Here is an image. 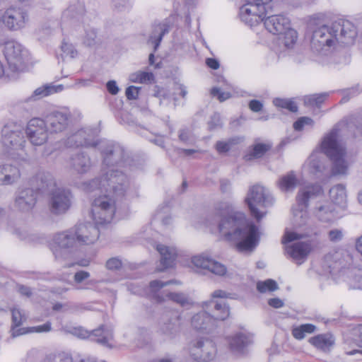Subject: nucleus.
Returning <instances> with one entry per match:
<instances>
[{"label":"nucleus","mask_w":362,"mask_h":362,"mask_svg":"<svg viewBox=\"0 0 362 362\" xmlns=\"http://www.w3.org/2000/svg\"><path fill=\"white\" fill-rule=\"evenodd\" d=\"M70 119V113L62 111H53L47 114L43 120L51 134H57L67 129Z\"/></svg>","instance_id":"obj_17"},{"label":"nucleus","mask_w":362,"mask_h":362,"mask_svg":"<svg viewBox=\"0 0 362 362\" xmlns=\"http://www.w3.org/2000/svg\"><path fill=\"white\" fill-rule=\"evenodd\" d=\"M72 194L68 189H56L51 192L48 199V207L54 215L65 214L71 206Z\"/></svg>","instance_id":"obj_10"},{"label":"nucleus","mask_w":362,"mask_h":362,"mask_svg":"<svg viewBox=\"0 0 362 362\" xmlns=\"http://www.w3.org/2000/svg\"><path fill=\"white\" fill-rule=\"evenodd\" d=\"M173 281H161L159 280H154L150 282V288L153 292H156L163 287L171 284Z\"/></svg>","instance_id":"obj_60"},{"label":"nucleus","mask_w":362,"mask_h":362,"mask_svg":"<svg viewBox=\"0 0 362 362\" xmlns=\"http://www.w3.org/2000/svg\"><path fill=\"white\" fill-rule=\"evenodd\" d=\"M218 231L223 240L235 244L238 252L249 250V221L240 211H230L218 224Z\"/></svg>","instance_id":"obj_2"},{"label":"nucleus","mask_w":362,"mask_h":362,"mask_svg":"<svg viewBox=\"0 0 362 362\" xmlns=\"http://www.w3.org/2000/svg\"><path fill=\"white\" fill-rule=\"evenodd\" d=\"M63 90L62 85L55 86L52 83L45 84L36 88L26 101L37 100L49 95L60 92Z\"/></svg>","instance_id":"obj_31"},{"label":"nucleus","mask_w":362,"mask_h":362,"mask_svg":"<svg viewBox=\"0 0 362 362\" xmlns=\"http://www.w3.org/2000/svg\"><path fill=\"white\" fill-rule=\"evenodd\" d=\"M19 169L12 165L5 164L0 166V185H11L20 177Z\"/></svg>","instance_id":"obj_28"},{"label":"nucleus","mask_w":362,"mask_h":362,"mask_svg":"<svg viewBox=\"0 0 362 362\" xmlns=\"http://www.w3.org/2000/svg\"><path fill=\"white\" fill-rule=\"evenodd\" d=\"M347 282L354 289H362V269H354L350 272Z\"/></svg>","instance_id":"obj_43"},{"label":"nucleus","mask_w":362,"mask_h":362,"mask_svg":"<svg viewBox=\"0 0 362 362\" xmlns=\"http://www.w3.org/2000/svg\"><path fill=\"white\" fill-rule=\"evenodd\" d=\"M37 199V190L30 187L23 188L16 192L14 206L21 211L29 212L35 207Z\"/></svg>","instance_id":"obj_18"},{"label":"nucleus","mask_w":362,"mask_h":362,"mask_svg":"<svg viewBox=\"0 0 362 362\" xmlns=\"http://www.w3.org/2000/svg\"><path fill=\"white\" fill-rule=\"evenodd\" d=\"M72 334L82 339L93 335L95 337L96 342L105 346H110V341L113 339L112 329L107 325H101L91 332L82 327H76L73 329Z\"/></svg>","instance_id":"obj_15"},{"label":"nucleus","mask_w":362,"mask_h":362,"mask_svg":"<svg viewBox=\"0 0 362 362\" xmlns=\"http://www.w3.org/2000/svg\"><path fill=\"white\" fill-rule=\"evenodd\" d=\"M12 327H11V335L13 337H16L18 336H20L21 334L28 333L25 330L24 328H19L16 329L23 322V316L22 315L21 311L18 309H12Z\"/></svg>","instance_id":"obj_38"},{"label":"nucleus","mask_w":362,"mask_h":362,"mask_svg":"<svg viewBox=\"0 0 362 362\" xmlns=\"http://www.w3.org/2000/svg\"><path fill=\"white\" fill-rule=\"evenodd\" d=\"M257 289L260 293H266L267 291L272 292L279 289L277 283L273 279H267L264 281H258L257 284Z\"/></svg>","instance_id":"obj_46"},{"label":"nucleus","mask_w":362,"mask_h":362,"mask_svg":"<svg viewBox=\"0 0 362 362\" xmlns=\"http://www.w3.org/2000/svg\"><path fill=\"white\" fill-rule=\"evenodd\" d=\"M69 164L72 170L80 175L87 173L92 167L90 156L84 152L72 155L69 158Z\"/></svg>","instance_id":"obj_25"},{"label":"nucleus","mask_w":362,"mask_h":362,"mask_svg":"<svg viewBox=\"0 0 362 362\" xmlns=\"http://www.w3.org/2000/svg\"><path fill=\"white\" fill-rule=\"evenodd\" d=\"M48 131L43 119L33 118L28 122L25 134L33 145L41 146L48 139Z\"/></svg>","instance_id":"obj_13"},{"label":"nucleus","mask_w":362,"mask_h":362,"mask_svg":"<svg viewBox=\"0 0 362 362\" xmlns=\"http://www.w3.org/2000/svg\"><path fill=\"white\" fill-rule=\"evenodd\" d=\"M272 0H250V15L264 21L265 28L274 35L283 33L290 26V21L283 15H272L267 18L266 6Z\"/></svg>","instance_id":"obj_5"},{"label":"nucleus","mask_w":362,"mask_h":362,"mask_svg":"<svg viewBox=\"0 0 362 362\" xmlns=\"http://www.w3.org/2000/svg\"><path fill=\"white\" fill-rule=\"evenodd\" d=\"M343 231L340 229H332L328 232V238L331 242L337 243L343 238Z\"/></svg>","instance_id":"obj_58"},{"label":"nucleus","mask_w":362,"mask_h":362,"mask_svg":"<svg viewBox=\"0 0 362 362\" xmlns=\"http://www.w3.org/2000/svg\"><path fill=\"white\" fill-rule=\"evenodd\" d=\"M247 345L246 335L238 333L229 339V346L231 351L235 355H241L244 353Z\"/></svg>","instance_id":"obj_35"},{"label":"nucleus","mask_w":362,"mask_h":362,"mask_svg":"<svg viewBox=\"0 0 362 362\" xmlns=\"http://www.w3.org/2000/svg\"><path fill=\"white\" fill-rule=\"evenodd\" d=\"M28 20V13L19 7L7 8L1 16L2 23L10 30H18L25 28Z\"/></svg>","instance_id":"obj_12"},{"label":"nucleus","mask_w":362,"mask_h":362,"mask_svg":"<svg viewBox=\"0 0 362 362\" xmlns=\"http://www.w3.org/2000/svg\"><path fill=\"white\" fill-rule=\"evenodd\" d=\"M156 249L160 255V264L163 266V269L159 270L163 271L172 267L177 256L176 250L163 245H158Z\"/></svg>","instance_id":"obj_29"},{"label":"nucleus","mask_w":362,"mask_h":362,"mask_svg":"<svg viewBox=\"0 0 362 362\" xmlns=\"http://www.w3.org/2000/svg\"><path fill=\"white\" fill-rule=\"evenodd\" d=\"M119 199L107 192L95 197L91 204V215L95 224L110 223L116 211V202Z\"/></svg>","instance_id":"obj_6"},{"label":"nucleus","mask_w":362,"mask_h":362,"mask_svg":"<svg viewBox=\"0 0 362 362\" xmlns=\"http://www.w3.org/2000/svg\"><path fill=\"white\" fill-rule=\"evenodd\" d=\"M54 243L59 248H69L74 246L75 243L74 235L68 233H60L53 238Z\"/></svg>","instance_id":"obj_40"},{"label":"nucleus","mask_w":362,"mask_h":362,"mask_svg":"<svg viewBox=\"0 0 362 362\" xmlns=\"http://www.w3.org/2000/svg\"><path fill=\"white\" fill-rule=\"evenodd\" d=\"M206 308L211 312V316L216 320L217 325L218 322L223 321L230 316L229 306L226 303L211 300L206 303Z\"/></svg>","instance_id":"obj_26"},{"label":"nucleus","mask_w":362,"mask_h":362,"mask_svg":"<svg viewBox=\"0 0 362 362\" xmlns=\"http://www.w3.org/2000/svg\"><path fill=\"white\" fill-rule=\"evenodd\" d=\"M322 193V187L318 184L308 185L301 187L296 196V202L300 209L303 211L304 209H306L310 199L316 197Z\"/></svg>","instance_id":"obj_23"},{"label":"nucleus","mask_w":362,"mask_h":362,"mask_svg":"<svg viewBox=\"0 0 362 362\" xmlns=\"http://www.w3.org/2000/svg\"><path fill=\"white\" fill-rule=\"evenodd\" d=\"M331 201L341 206H345L347 201V195L345 185L337 184L334 185L329 192Z\"/></svg>","instance_id":"obj_34"},{"label":"nucleus","mask_w":362,"mask_h":362,"mask_svg":"<svg viewBox=\"0 0 362 362\" xmlns=\"http://www.w3.org/2000/svg\"><path fill=\"white\" fill-rule=\"evenodd\" d=\"M272 202L267 189L259 185L252 187L250 190V252L258 245L262 235L260 221L267 214L264 208Z\"/></svg>","instance_id":"obj_3"},{"label":"nucleus","mask_w":362,"mask_h":362,"mask_svg":"<svg viewBox=\"0 0 362 362\" xmlns=\"http://www.w3.org/2000/svg\"><path fill=\"white\" fill-rule=\"evenodd\" d=\"M214 342L209 339L195 340L190 347V354L196 361L206 362L211 360L216 354Z\"/></svg>","instance_id":"obj_14"},{"label":"nucleus","mask_w":362,"mask_h":362,"mask_svg":"<svg viewBox=\"0 0 362 362\" xmlns=\"http://www.w3.org/2000/svg\"><path fill=\"white\" fill-rule=\"evenodd\" d=\"M74 237L79 243L93 244L99 237V230L90 223H79L76 227Z\"/></svg>","instance_id":"obj_20"},{"label":"nucleus","mask_w":362,"mask_h":362,"mask_svg":"<svg viewBox=\"0 0 362 362\" xmlns=\"http://www.w3.org/2000/svg\"><path fill=\"white\" fill-rule=\"evenodd\" d=\"M75 11L76 14L74 16V17H76L77 16H83L85 12L83 5L82 4L78 3L77 7L75 5L70 6L65 12L64 15L69 16V14L73 13Z\"/></svg>","instance_id":"obj_56"},{"label":"nucleus","mask_w":362,"mask_h":362,"mask_svg":"<svg viewBox=\"0 0 362 362\" xmlns=\"http://www.w3.org/2000/svg\"><path fill=\"white\" fill-rule=\"evenodd\" d=\"M238 143V139H231L228 141H218L216 144V149L220 153L229 151L232 145Z\"/></svg>","instance_id":"obj_50"},{"label":"nucleus","mask_w":362,"mask_h":362,"mask_svg":"<svg viewBox=\"0 0 362 362\" xmlns=\"http://www.w3.org/2000/svg\"><path fill=\"white\" fill-rule=\"evenodd\" d=\"M1 133L2 144L5 147L11 149H19L24 146L25 132L20 125H5Z\"/></svg>","instance_id":"obj_11"},{"label":"nucleus","mask_w":362,"mask_h":362,"mask_svg":"<svg viewBox=\"0 0 362 362\" xmlns=\"http://www.w3.org/2000/svg\"><path fill=\"white\" fill-rule=\"evenodd\" d=\"M334 206L330 203H325L316 209V216L322 221L327 222L334 218Z\"/></svg>","instance_id":"obj_42"},{"label":"nucleus","mask_w":362,"mask_h":362,"mask_svg":"<svg viewBox=\"0 0 362 362\" xmlns=\"http://www.w3.org/2000/svg\"><path fill=\"white\" fill-rule=\"evenodd\" d=\"M32 182L38 190L42 191L48 190L55 186L52 175L45 171L37 172L33 177Z\"/></svg>","instance_id":"obj_30"},{"label":"nucleus","mask_w":362,"mask_h":362,"mask_svg":"<svg viewBox=\"0 0 362 362\" xmlns=\"http://www.w3.org/2000/svg\"><path fill=\"white\" fill-rule=\"evenodd\" d=\"M279 43L283 45L286 48H292L297 40V32L291 29L290 26L283 33L279 35Z\"/></svg>","instance_id":"obj_41"},{"label":"nucleus","mask_w":362,"mask_h":362,"mask_svg":"<svg viewBox=\"0 0 362 362\" xmlns=\"http://www.w3.org/2000/svg\"><path fill=\"white\" fill-rule=\"evenodd\" d=\"M249 4L248 0H245L244 4L240 8V12H239V16L243 23H245L246 25L248 24V19H249V8L247 7V5Z\"/></svg>","instance_id":"obj_55"},{"label":"nucleus","mask_w":362,"mask_h":362,"mask_svg":"<svg viewBox=\"0 0 362 362\" xmlns=\"http://www.w3.org/2000/svg\"><path fill=\"white\" fill-rule=\"evenodd\" d=\"M68 148L95 147L98 145L90 129H81L69 136L64 141Z\"/></svg>","instance_id":"obj_16"},{"label":"nucleus","mask_w":362,"mask_h":362,"mask_svg":"<svg viewBox=\"0 0 362 362\" xmlns=\"http://www.w3.org/2000/svg\"><path fill=\"white\" fill-rule=\"evenodd\" d=\"M297 178L293 171L283 175L278 180L277 185L283 192H292L297 186Z\"/></svg>","instance_id":"obj_37"},{"label":"nucleus","mask_w":362,"mask_h":362,"mask_svg":"<svg viewBox=\"0 0 362 362\" xmlns=\"http://www.w3.org/2000/svg\"><path fill=\"white\" fill-rule=\"evenodd\" d=\"M208 124L210 130H214L215 129L221 127L223 124L220 114L214 113L211 117V119L209 122Z\"/></svg>","instance_id":"obj_54"},{"label":"nucleus","mask_w":362,"mask_h":362,"mask_svg":"<svg viewBox=\"0 0 362 362\" xmlns=\"http://www.w3.org/2000/svg\"><path fill=\"white\" fill-rule=\"evenodd\" d=\"M191 324L194 329L207 333L217 327L216 320L206 311H201L195 314L192 317Z\"/></svg>","instance_id":"obj_24"},{"label":"nucleus","mask_w":362,"mask_h":362,"mask_svg":"<svg viewBox=\"0 0 362 362\" xmlns=\"http://www.w3.org/2000/svg\"><path fill=\"white\" fill-rule=\"evenodd\" d=\"M166 297L169 299L185 306L189 303L188 297L182 293H168Z\"/></svg>","instance_id":"obj_48"},{"label":"nucleus","mask_w":362,"mask_h":362,"mask_svg":"<svg viewBox=\"0 0 362 362\" xmlns=\"http://www.w3.org/2000/svg\"><path fill=\"white\" fill-rule=\"evenodd\" d=\"M316 330L315 325L308 323L293 327L291 329V334L296 339L302 340L307 334H313Z\"/></svg>","instance_id":"obj_39"},{"label":"nucleus","mask_w":362,"mask_h":362,"mask_svg":"<svg viewBox=\"0 0 362 362\" xmlns=\"http://www.w3.org/2000/svg\"><path fill=\"white\" fill-rule=\"evenodd\" d=\"M192 262L196 267L206 269L218 276H226L228 272L227 267L223 264L211 259L207 255L194 256L192 258Z\"/></svg>","instance_id":"obj_19"},{"label":"nucleus","mask_w":362,"mask_h":362,"mask_svg":"<svg viewBox=\"0 0 362 362\" xmlns=\"http://www.w3.org/2000/svg\"><path fill=\"white\" fill-rule=\"evenodd\" d=\"M302 238L303 235L301 234H298L295 232H286L281 240V243L283 244H286L293 240H300Z\"/></svg>","instance_id":"obj_59"},{"label":"nucleus","mask_w":362,"mask_h":362,"mask_svg":"<svg viewBox=\"0 0 362 362\" xmlns=\"http://www.w3.org/2000/svg\"><path fill=\"white\" fill-rule=\"evenodd\" d=\"M97 33L93 28L86 29V35L83 38V43L87 46H93L96 43Z\"/></svg>","instance_id":"obj_51"},{"label":"nucleus","mask_w":362,"mask_h":362,"mask_svg":"<svg viewBox=\"0 0 362 362\" xmlns=\"http://www.w3.org/2000/svg\"><path fill=\"white\" fill-rule=\"evenodd\" d=\"M90 274L88 272L80 270L74 274V280L76 284H81L88 279Z\"/></svg>","instance_id":"obj_64"},{"label":"nucleus","mask_w":362,"mask_h":362,"mask_svg":"<svg viewBox=\"0 0 362 362\" xmlns=\"http://www.w3.org/2000/svg\"><path fill=\"white\" fill-rule=\"evenodd\" d=\"M106 267L110 270H118L122 267V262L118 258H110L106 262Z\"/></svg>","instance_id":"obj_61"},{"label":"nucleus","mask_w":362,"mask_h":362,"mask_svg":"<svg viewBox=\"0 0 362 362\" xmlns=\"http://www.w3.org/2000/svg\"><path fill=\"white\" fill-rule=\"evenodd\" d=\"M127 170H119L117 168L108 170L103 177L105 184V192L121 199L125 194L129 182L124 173Z\"/></svg>","instance_id":"obj_7"},{"label":"nucleus","mask_w":362,"mask_h":362,"mask_svg":"<svg viewBox=\"0 0 362 362\" xmlns=\"http://www.w3.org/2000/svg\"><path fill=\"white\" fill-rule=\"evenodd\" d=\"M4 54L12 71L16 72L23 69L28 52L22 45L16 41L6 42L4 47Z\"/></svg>","instance_id":"obj_9"},{"label":"nucleus","mask_w":362,"mask_h":362,"mask_svg":"<svg viewBox=\"0 0 362 362\" xmlns=\"http://www.w3.org/2000/svg\"><path fill=\"white\" fill-rule=\"evenodd\" d=\"M313 247L312 241H300L286 246V251L297 264H300L307 258Z\"/></svg>","instance_id":"obj_22"},{"label":"nucleus","mask_w":362,"mask_h":362,"mask_svg":"<svg viewBox=\"0 0 362 362\" xmlns=\"http://www.w3.org/2000/svg\"><path fill=\"white\" fill-rule=\"evenodd\" d=\"M321 148L332 162V175H346L348 170V164L345 160L346 148L344 144L339 140L337 127H334L324 136L321 143Z\"/></svg>","instance_id":"obj_4"},{"label":"nucleus","mask_w":362,"mask_h":362,"mask_svg":"<svg viewBox=\"0 0 362 362\" xmlns=\"http://www.w3.org/2000/svg\"><path fill=\"white\" fill-rule=\"evenodd\" d=\"M309 166L313 173L321 172L322 170L321 162L315 156H312L310 158Z\"/></svg>","instance_id":"obj_57"},{"label":"nucleus","mask_w":362,"mask_h":362,"mask_svg":"<svg viewBox=\"0 0 362 362\" xmlns=\"http://www.w3.org/2000/svg\"><path fill=\"white\" fill-rule=\"evenodd\" d=\"M308 342L318 350L329 352L334 345L335 339L332 334L325 333L310 337Z\"/></svg>","instance_id":"obj_27"},{"label":"nucleus","mask_w":362,"mask_h":362,"mask_svg":"<svg viewBox=\"0 0 362 362\" xmlns=\"http://www.w3.org/2000/svg\"><path fill=\"white\" fill-rule=\"evenodd\" d=\"M180 317L176 312H168L163 315L160 325L161 333L168 338H173L179 332Z\"/></svg>","instance_id":"obj_21"},{"label":"nucleus","mask_w":362,"mask_h":362,"mask_svg":"<svg viewBox=\"0 0 362 362\" xmlns=\"http://www.w3.org/2000/svg\"><path fill=\"white\" fill-rule=\"evenodd\" d=\"M81 189L88 194H93V196L98 197L105 193V184L103 182V177H96L81 185Z\"/></svg>","instance_id":"obj_32"},{"label":"nucleus","mask_w":362,"mask_h":362,"mask_svg":"<svg viewBox=\"0 0 362 362\" xmlns=\"http://www.w3.org/2000/svg\"><path fill=\"white\" fill-rule=\"evenodd\" d=\"M211 95L213 97L217 98L220 102H223L231 97V94L229 92L222 91L221 88L218 87H214L211 90Z\"/></svg>","instance_id":"obj_52"},{"label":"nucleus","mask_w":362,"mask_h":362,"mask_svg":"<svg viewBox=\"0 0 362 362\" xmlns=\"http://www.w3.org/2000/svg\"><path fill=\"white\" fill-rule=\"evenodd\" d=\"M42 362H73L71 356L65 354H59L57 355H49L45 358Z\"/></svg>","instance_id":"obj_49"},{"label":"nucleus","mask_w":362,"mask_h":362,"mask_svg":"<svg viewBox=\"0 0 362 362\" xmlns=\"http://www.w3.org/2000/svg\"><path fill=\"white\" fill-rule=\"evenodd\" d=\"M328 94L326 93L320 94H313L304 97L303 101L305 106L308 107H319L326 98Z\"/></svg>","instance_id":"obj_44"},{"label":"nucleus","mask_w":362,"mask_h":362,"mask_svg":"<svg viewBox=\"0 0 362 362\" xmlns=\"http://www.w3.org/2000/svg\"><path fill=\"white\" fill-rule=\"evenodd\" d=\"M357 32L354 24L347 20L340 19L331 26L322 25L314 30L311 47L317 52L328 50L336 43L349 45L354 42Z\"/></svg>","instance_id":"obj_1"},{"label":"nucleus","mask_w":362,"mask_h":362,"mask_svg":"<svg viewBox=\"0 0 362 362\" xmlns=\"http://www.w3.org/2000/svg\"><path fill=\"white\" fill-rule=\"evenodd\" d=\"M52 329V324L49 322H47L46 323L30 327L29 330H27L26 332H49Z\"/></svg>","instance_id":"obj_63"},{"label":"nucleus","mask_w":362,"mask_h":362,"mask_svg":"<svg viewBox=\"0 0 362 362\" xmlns=\"http://www.w3.org/2000/svg\"><path fill=\"white\" fill-rule=\"evenodd\" d=\"M273 103L276 107L287 109L292 112H296L298 111L296 104L291 100L275 98L273 100Z\"/></svg>","instance_id":"obj_47"},{"label":"nucleus","mask_w":362,"mask_h":362,"mask_svg":"<svg viewBox=\"0 0 362 362\" xmlns=\"http://www.w3.org/2000/svg\"><path fill=\"white\" fill-rule=\"evenodd\" d=\"M272 146L270 141L262 142L259 139H255L250 150V160L262 158L272 149Z\"/></svg>","instance_id":"obj_36"},{"label":"nucleus","mask_w":362,"mask_h":362,"mask_svg":"<svg viewBox=\"0 0 362 362\" xmlns=\"http://www.w3.org/2000/svg\"><path fill=\"white\" fill-rule=\"evenodd\" d=\"M103 163L112 168L130 169L132 159L125 153L124 148L118 144L109 143L102 151Z\"/></svg>","instance_id":"obj_8"},{"label":"nucleus","mask_w":362,"mask_h":362,"mask_svg":"<svg viewBox=\"0 0 362 362\" xmlns=\"http://www.w3.org/2000/svg\"><path fill=\"white\" fill-rule=\"evenodd\" d=\"M169 33V25L166 23H159L153 28L151 34L148 40V43L154 45V51H156L160 45L163 36Z\"/></svg>","instance_id":"obj_33"},{"label":"nucleus","mask_w":362,"mask_h":362,"mask_svg":"<svg viewBox=\"0 0 362 362\" xmlns=\"http://www.w3.org/2000/svg\"><path fill=\"white\" fill-rule=\"evenodd\" d=\"M140 88L131 86L126 89L125 94L128 100H136L139 96Z\"/></svg>","instance_id":"obj_62"},{"label":"nucleus","mask_w":362,"mask_h":362,"mask_svg":"<svg viewBox=\"0 0 362 362\" xmlns=\"http://www.w3.org/2000/svg\"><path fill=\"white\" fill-rule=\"evenodd\" d=\"M129 79L134 83H151L154 79L153 74L150 72L138 71L130 75Z\"/></svg>","instance_id":"obj_45"},{"label":"nucleus","mask_w":362,"mask_h":362,"mask_svg":"<svg viewBox=\"0 0 362 362\" xmlns=\"http://www.w3.org/2000/svg\"><path fill=\"white\" fill-rule=\"evenodd\" d=\"M314 122L313 120L307 117H303L299 118L296 122L293 123V128L296 131H300L303 129V127L305 125H313Z\"/></svg>","instance_id":"obj_53"}]
</instances>
